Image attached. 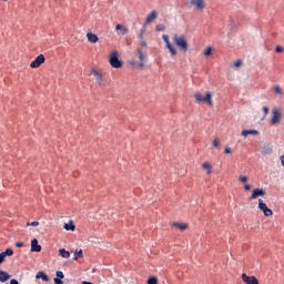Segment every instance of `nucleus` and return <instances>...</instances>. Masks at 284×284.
<instances>
[{
  "mask_svg": "<svg viewBox=\"0 0 284 284\" xmlns=\"http://www.w3.org/2000/svg\"><path fill=\"white\" fill-rule=\"evenodd\" d=\"M194 99L196 101V103H207V105H210V108H212L214 105V101L212 100V92H206L205 95H203V93L196 91L194 93Z\"/></svg>",
  "mask_w": 284,
  "mask_h": 284,
  "instance_id": "1",
  "label": "nucleus"
},
{
  "mask_svg": "<svg viewBox=\"0 0 284 284\" xmlns=\"http://www.w3.org/2000/svg\"><path fill=\"white\" fill-rule=\"evenodd\" d=\"M173 43H175L176 47L183 50V52H187V40L185 39V36L174 34Z\"/></svg>",
  "mask_w": 284,
  "mask_h": 284,
  "instance_id": "2",
  "label": "nucleus"
},
{
  "mask_svg": "<svg viewBox=\"0 0 284 284\" xmlns=\"http://www.w3.org/2000/svg\"><path fill=\"white\" fill-rule=\"evenodd\" d=\"M136 52H138L140 62L132 61L131 65H134L135 68H145V63L148 61V55H145V53H143V50H141V49H138Z\"/></svg>",
  "mask_w": 284,
  "mask_h": 284,
  "instance_id": "3",
  "label": "nucleus"
},
{
  "mask_svg": "<svg viewBox=\"0 0 284 284\" xmlns=\"http://www.w3.org/2000/svg\"><path fill=\"white\" fill-rule=\"evenodd\" d=\"M282 119H283V111L280 108L273 109L271 125H278Z\"/></svg>",
  "mask_w": 284,
  "mask_h": 284,
  "instance_id": "4",
  "label": "nucleus"
},
{
  "mask_svg": "<svg viewBox=\"0 0 284 284\" xmlns=\"http://www.w3.org/2000/svg\"><path fill=\"white\" fill-rule=\"evenodd\" d=\"M109 63L112 68H121V65H123V62H121V60H119V52L118 51H113L110 54Z\"/></svg>",
  "mask_w": 284,
  "mask_h": 284,
  "instance_id": "5",
  "label": "nucleus"
},
{
  "mask_svg": "<svg viewBox=\"0 0 284 284\" xmlns=\"http://www.w3.org/2000/svg\"><path fill=\"white\" fill-rule=\"evenodd\" d=\"M91 73L93 74V77H94V79H95L98 85H105V84L103 83V81H104V80H103V71L98 70L97 68H93L92 71H91Z\"/></svg>",
  "mask_w": 284,
  "mask_h": 284,
  "instance_id": "6",
  "label": "nucleus"
},
{
  "mask_svg": "<svg viewBox=\"0 0 284 284\" xmlns=\"http://www.w3.org/2000/svg\"><path fill=\"white\" fill-rule=\"evenodd\" d=\"M162 39L164 43H166V48L171 52V57H176V48H174V44L170 43V36L164 34L162 36Z\"/></svg>",
  "mask_w": 284,
  "mask_h": 284,
  "instance_id": "7",
  "label": "nucleus"
},
{
  "mask_svg": "<svg viewBox=\"0 0 284 284\" xmlns=\"http://www.w3.org/2000/svg\"><path fill=\"white\" fill-rule=\"evenodd\" d=\"M42 63H45V55L40 54L30 63V68H41Z\"/></svg>",
  "mask_w": 284,
  "mask_h": 284,
  "instance_id": "8",
  "label": "nucleus"
},
{
  "mask_svg": "<svg viewBox=\"0 0 284 284\" xmlns=\"http://www.w3.org/2000/svg\"><path fill=\"white\" fill-rule=\"evenodd\" d=\"M258 210L263 212L264 216H272V214H274V212L267 207V204H265L263 200H258Z\"/></svg>",
  "mask_w": 284,
  "mask_h": 284,
  "instance_id": "9",
  "label": "nucleus"
},
{
  "mask_svg": "<svg viewBox=\"0 0 284 284\" xmlns=\"http://www.w3.org/2000/svg\"><path fill=\"white\" fill-rule=\"evenodd\" d=\"M258 196H265V190H263V189L253 190V193L248 197V201H254L255 199H258Z\"/></svg>",
  "mask_w": 284,
  "mask_h": 284,
  "instance_id": "10",
  "label": "nucleus"
},
{
  "mask_svg": "<svg viewBox=\"0 0 284 284\" xmlns=\"http://www.w3.org/2000/svg\"><path fill=\"white\" fill-rule=\"evenodd\" d=\"M191 6H194L197 10L205 8V0H191Z\"/></svg>",
  "mask_w": 284,
  "mask_h": 284,
  "instance_id": "11",
  "label": "nucleus"
},
{
  "mask_svg": "<svg viewBox=\"0 0 284 284\" xmlns=\"http://www.w3.org/2000/svg\"><path fill=\"white\" fill-rule=\"evenodd\" d=\"M31 252H41V246L39 245V240L33 239L31 241Z\"/></svg>",
  "mask_w": 284,
  "mask_h": 284,
  "instance_id": "12",
  "label": "nucleus"
},
{
  "mask_svg": "<svg viewBox=\"0 0 284 284\" xmlns=\"http://www.w3.org/2000/svg\"><path fill=\"white\" fill-rule=\"evenodd\" d=\"M158 17H159L158 11H155V10L151 11V13L146 17L145 24L152 23V21H154V19H156Z\"/></svg>",
  "mask_w": 284,
  "mask_h": 284,
  "instance_id": "13",
  "label": "nucleus"
},
{
  "mask_svg": "<svg viewBox=\"0 0 284 284\" xmlns=\"http://www.w3.org/2000/svg\"><path fill=\"white\" fill-rule=\"evenodd\" d=\"M87 39L90 43H97L99 41V36H97L92 32H88L87 33Z\"/></svg>",
  "mask_w": 284,
  "mask_h": 284,
  "instance_id": "14",
  "label": "nucleus"
},
{
  "mask_svg": "<svg viewBox=\"0 0 284 284\" xmlns=\"http://www.w3.org/2000/svg\"><path fill=\"white\" fill-rule=\"evenodd\" d=\"M10 280V274L6 271H0V283H6V281Z\"/></svg>",
  "mask_w": 284,
  "mask_h": 284,
  "instance_id": "15",
  "label": "nucleus"
},
{
  "mask_svg": "<svg viewBox=\"0 0 284 284\" xmlns=\"http://www.w3.org/2000/svg\"><path fill=\"white\" fill-rule=\"evenodd\" d=\"M252 134L253 136H257L258 131L256 130H243L242 131V136H250Z\"/></svg>",
  "mask_w": 284,
  "mask_h": 284,
  "instance_id": "16",
  "label": "nucleus"
},
{
  "mask_svg": "<svg viewBox=\"0 0 284 284\" xmlns=\"http://www.w3.org/2000/svg\"><path fill=\"white\" fill-rule=\"evenodd\" d=\"M36 278H42L45 282L50 281V277L43 271L38 272Z\"/></svg>",
  "mask_w": 284,
  "mask_h": 284,
  "instance_id": "17",
  "label": "nucleus"
},
{
  "mask_svg": "<svg viewBox=\"0 0 284 284\" xmlns=\"http://www.w3.org/2000/svg\"><path fill=\"white\" fill-rule=\"evenodd\" d=\"M64 230H67V232H74V230H77V226L72 222L64 223Z\"/></svg>",
  "mask_w": 284,
  "mask_h": 284,
  "instance_id": "18",
  "label": "nucleus"
},
{
  "mask_svg": "<svg viewBox=\"0 0 284 284\" xmlns=\"http://www.w3.org/2000/svg\"><path fill=\"white\" fill-rule=\"evenodd\" d=\"M59 254L60 256H62V258H70V252L67 251L65 248H60Z\"/></svg>",
  "mask_w": 284,
  "mask_h": 284,
  "instance_id": "19",
  "label": "nucleus"
},
{
  "mask_svg": "<svg viewBox=\"0 0 284 284\" xmlns=\"http://www.w3.org/2000/svg\"><path fill=\"white\" fill-rule=\"evenodd\" d=\"M203 170H206V174H212V165L209 162L202 164Z\"/></svg>",
  "mask_w": 284,
  "mask_h": 284,
  "instance_id": "20",
  "label": "nucleus"
},
{
  "mask_svg": "<svg viewBox=\"0 0 284 284\" xmlns=\"http://www.w3.org/2000/svg\"><path fill=\"white\" fill-rule=\"evenodd\" d=\"M173 226L178 227V230H187V223L175 222V223H173Z\"/></svg>",
  "mask_w": 284,
  "mask_h": 284,
  "instance_id": "21",
  "label": "nucleus"
},
{
  "mask_svg": "<svg viewBox=\"0 0 284 284\" xmlns=\"http://www.w3.org/2000/svg\"><path fill=\"white\" fill-rule=\"evenodd\" d=\"M115 30H120L121 34H128L129 32L128 28L123 27V24H116Z\"/></svg>",
  "mask_w": 284,
  "mask_h": 284,
  "instance_id": "22",
  "label": "nucleus"
},
{
  "mask_svg": "<svg viewBox=\"0 0 284 284\" xmlns=\"http://www.w3.org/2000/svg\"><path fill=\"white\" fill-rule=\"evenodd\" d=\"M242 281L247 284H252V276H247V274H242Z\"/></svg>",
  "mask_w": 284,
  "mask_h": 284,
  "instance_id": "23",
  "label": "nucleus"
},
{
  "mask_svg": "<svg viewBox=\"0 0 284 284\" xmlns=\"http://www.w3.org/2000/svg\"><path fill=\"white\" fill-rule=\"evenodd\" d=\"M263 118H262V121H265V119H267V115L270 114V108L268 106H263Z\"/></svg>",
  "mask_w": 284,
  "mask_h": 284,
  "instance_id": "24",
  "label": "nucleus"
},
{
  "mask_svg": "<svg viewBox=\"0 0 284 284\" xmlns=\"http://www.w3.org/2000/svg\"><path fill=\"white\" fill-rule=\"evenodd\" d=\"M79 258H83V250L75 251V253H74V261H77Z\"/></svg>",
  "mask_w": 284,
  "mask_h": 284,
  "instance_id": "25",
  "label": "nucleus"
},
{
  "mask_svg": "<svg viewBox=\"0 0 284 284\" xmlns=\"http://www.w3.org/2000/svg\"><path fill=\"white\" fill-rule=\"evenodd\" d=\"M148 284H159V278H156V276H152L148 280Z\"/></svg>",
  "mask_w": 284,
  "mask_h": 284,
  "instance_id": "26",
  "label": "nucleus"
},
{
  "mask_svg": "<svg viewBox=\"0 0 284 284\" xmlns=\"http://www.w3.org/2000/svg\"><path fill=\"white\" fill-rule=\"evenodd\" d=\"M274 92L275 94H283V89L278 84L274 85Z\"/></svg>",
  "mask_w": 284,
  "mask_h": 284,
  "instance_id": "27",
  "label": "nucleus"
},
{
  "mask_svg": "<svg viewBox=\"0 0 284 284\" xmlns=\"http://www.w3.org/2000/svg\"><path fill=\"white\" fill-rule=\"evenodd\" d=\"M2 254L6 256H12V254H14V251H12V248H7L6 252H2Z\"/></svg>",
  "mask_w": 284,
  "mask_h": 284,
  "instance_id": "28",
  "label": "nucleus"
},
{
  "mask_svg": "<svg viewBox=\"0 0 284 284\" xmlns=\"http://www.w3.org/2000/svg\"><path fill=\"white\" fill-rule=\"evenodd\" d=\"M156 32H163L165 31V24H158L155 28Z\"/></svg>",
  "mask_w": 284,
  "mask_h": 284,
  "instance_id": "29",
  "label": "nucleus"
},
{
  "mask_svg": "<svg viewBox=\"0 0 284 284\" xmlns=\"http://www.w3.org/2000/svg\"><path fill=\"white\" fill-rule=\"evenodd\" d=\"M145 34V26L140 30L139 39L143 41V36Z\"/></svg>",
  "mask_w": 284,
  "mask_h": 284,
  "instance_id": "30",
  "label": "nucleus"
},
{
  "mask_svg": "<svg viewBox=\"0 0 284 284\" xmlns=\"http://www.w3.org/2000/svg\"><path fill=\"white\" fill-rule=\"evenodd\" d=\"M220 145H221V140H219V138H215V139L213 140V146H214V148H220Z\"/></svg>",
  "mask_w": 284,
  "mask_h": 284,
  "instance_id": "31",
  "label": "nucleus"
},
{
  "mask_svg": "<svg viewBox=\"0 0 284 284\" xmlns=\"http://www.w3.org/2000/svg\"><path fill=\"white\" fill-rule=\"evenodd\" d=\"M212 54V47H209L206 50H204V57H210Z\"/></svg>",
  "mask_w": 284,
  "mask_h": 284,
  "instance_id": "32",
  "label": "nucleus"
},
{
  "mask_svg": "<svg viewBox=\"0 0 284 284\" xmlns=\"http://www.w3.org/2000/svg\"><path fill=\"white\" fill-rule=\"evenodd\" d=\"M30 225H31L32 227H38L39 222H38V221L32 222V223L28 222V223H27V227H30Z\"/></svg>",
  "mask_w": 284,
  "mask_h": 284,
  "instance_id": "33",
  "label": "nucleus"
},
{
  "mask_svg": "<svg viewBox=\"0 0 284 284\" xmlns=\"http://www.w3.org/2000/svg\"><path fill=\"white\" fill-rule=\"evenodd\" d=\"M55 276L57 278H64V275L61 271H57Z\"/></svg>",
  "mask_w": 284,
  "mask_h": 284,
  "instance_id": "34",
  "label": "nucleus"
},
{
  "mask_svg": "<svg viewBox=\"0 0 284 284\" xmlns=\"http://www.w3.org/2000/svg\"><path fill=\"white\" fill-rule=\"evenodd\" d=\"M275 52H278V53L284 52V48L282 45H277L275 48Z\"/></svg>",
  "mask_w": 284,
  "mask_h": 284,
  "instance_id": "35",
  "label": "nucleus"
},
{
  "mask_svg": "<svg viewBox=\"0 0 284 284\" xmlns=\"http://www.w3.org/2000/svg\"><path fill=\"white\" fill-rule=\"evenodd\" d=\"M240 181H241V183H247V176L241 175Z\"/></svg>",
  "mask_w": 284,
  "mask_h": 284,
  "instance_id": "36",
  "label": "nucleus"
},
{
  "mask_svg": "<svg viewBox=\"0 0 284 284\" xmlns=\"http://www.w3.org/2000/svg\"><path fill=\"white\" fill-rule=\"evenodd\" d=\"M54 284H63V281H61L60 277H54Z\"/></svg>",
  "mask_w": 284,
  "mask_h": 284,
  "instance_id": "37",
  "label": "nucleus"
},
{
  "mask_svg": "<svg viewBox=\"0 0 284 284\" xmlns=\"http://www.w3.org/2000/svg\"><path fill=\"white\" fill-rule=\"evenodd\" d=\"M251 284H261V283H258V280L255 276H252Z\"/></svg>",
  "mask_w": 284,
  "mask_h": 284,
  "instance_id": "38",
  "label": "nucleus"
},
{
  "mask_svg": "<svg viewBox=\"0 0 284 284\" xmlns=\"http://www.w3.org/2000/svg\"><path fill=\"white\" fill-rule=\"evenodd\" d=\"M224 152H225V154H232V149L231 148H225Z\"/></svg>",
  "mask_w": 284,
  "mask_h": 284,
  "instance_id": "39",
  "label": "nucleus"
},
{
  "mask_svg": "<svg viewBox=\"0 0 284 284\" xmlns=\"http://www.w3.org/2000/svg\"><path fill=\"white\" fill-rule=\"evenodd\" d=\"M244 189H245L246 192H250V190H252V185L245 184V185H244Z\"/></svg>",
  "mask_w": 284,
  "mask_h": 284,
  "instance_id": "40",
  "label": "nucleus"
},
{
  "mask_svg": "<svg viewBox=\"0 0 284 284\" xmlns=\"http://www.w3.org/2000/svg\"><path fill=\"white\" fill-rule=\"evenodd\" d=\"M3 261H6V257H4L3 253H0V265H1V263H3Z\"/></svg>",
  "mask_w": 284,
  "mask_h": 284,
  "instance_id": "41",
  "label": "nucleus"
},
{
  "mask_svg": "<svg viewBox=\"0 0 284 284\" xmlns=\"http://www.w3.org/2000/svg\"><path fill=\"white\" fill-rule=\"evenodd\" d=\"M142 48H148V43H145V40H141Z\"/></svg>",
  "mask_w": 284,
  "mask_h": 284,
  "instance_id": "42",
  "label": "nucleus"
},
{
  "mask_svg": "<svg viewBox=\"0 0 284 284\" xmlns=\"http://www.w3.org/2000/svg\"><path fill=\"white\" fill-rule=\"evenodd\" d=\"M241 60H239V61H236L235 63H234V65H235V68H240L241 67Z\"/></svg>",
  "mask_w": 284,
  "mask_h": 284,
  "instance_id": "43",
  "label": "nucleus"
},
{
  "mask_svg": "<svg viewBox=\"0 0 284 284\" xmlns=\"http://www.w3.org/2000/svg\"><path fill=\"white\" fill-rule=\"evenodd\" d=\"M16 247H23V242L16 243Z\"/></svg>",
  "mask_w": 284,
  "mask_h": 284,
  "instance_id": "44",
  "label": "nucleus"
},
{
  "mask_svg": "<svg viewBox=\"0 0 284 284\" xmlns=\"http://www.w3.org/2000/svg\"><path fill=\"white\" fill-rule=\"evenodd\" d=\"M280 161H281V163H282V166L284 168V155H281V156H280Z\"/></svg>",
  "mask_w": 284,
  "mask_h": 284,
  "instance_id": "45",
  "label": "nucleus"
},
{
  "mask_svg": "<svg viewBox=\"0 0 284 284\" xmlns=\"http://www.w3.org/2000/svg\"><path fill=\"white\" fill-rule=\"evenodd\" d=\"M10 284H19V281H17L16 278L10 281Z\"/></svg>",
  "mask_w": 284,
  "mask_h": 284,
  "instance_id": "46",
  "label": "nucleus"
},
{
  "mask_svg": "<svg viewBox=\"0 0 284 284\" xmlns=\"http://www.w3.org/2000/svg\"><path fill=\"white\" fill-rule=\"evenodd\" d=\"M82 284H94V283L83 281Z\"/></svg>",
  "mask_w": 284,
  "mask_h": 284,
  "instance_id": "47",
  "label": "nucleus"
},
{
  "mask_svg": "<svg viewBox=\"0 0 284 284\" xmlns=\"http://www.w3.org/2000/svg\"><path fill=\"white\" fill-rule=\"evenodd\" d=\"M2 1H8V0H2Z\"/></svg>",
  "mask_w": 284,
  "mask_h": 284,
  "instance_id": "48",
  "label": "nucleus"
}]
</instances>
